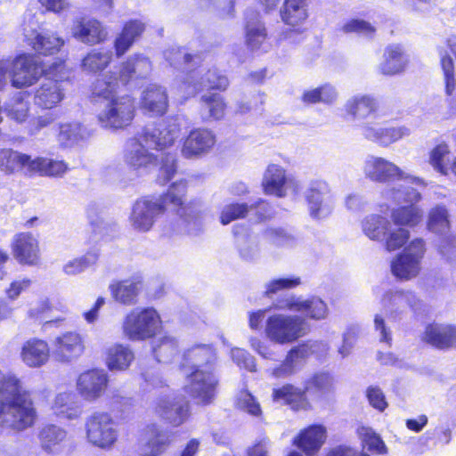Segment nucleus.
Masks as SVG:
<instances>
[{
	"mask_svg": "<svg viewBox=\"0 0 456 456\" xmlns=\"http://www.w3.org/2000/svg\"><path fill=\"white\" fill-rule=\"evenodd\" d=\"M365 444L368 450L376 454H385L387 452V448L381 439V437L375 434H367L364 438Z\"/></svg>",
	"mask_w": 456,
	"mask_h": 456,
	"instance_id": "obj_64",
	"label": "nucleus"
},
{
	"mask_svg": "<svg viewBox=\"0 0 456 456\" xmlns=\"http://www.w3.org/2000/svg\"><path fill=\"white\" fill-rule=\"evenodd\" d=\"M153 413L164 423L172 428L183 425L190 417L188 404H177L169 399H159L153 406Z\"/></svg>",
	"mask_w": 456,
	"mask_h": 456,
	"instance_id": "obj_22",
	"label": "nucleus"
},
{
	"mask_svg": "<svg viewBox=\"0 0 456 456\" xmlns=\"http://www.w3.org/2000/svg\"><path fill=\"white\" fill-rule=\"evenodd\" d=\"M63 97L64 94L61 87H38L34 102L42 110H52L62 101Z\"/></svg>",
	"mask_w": 456,
	"mask_h": 456,
	"instance_id": "obj_45",
	"label": "nucleus"
},
{
	"mask_svg": "<svg viewBox=\"0 0 456 456\" xmlns=\"http://www.w3.org/2000/svg\"><path fill=\"white\" fill-rule=\"evenodd\" d=\"M23 35L26 42L38 54L52 55L60 51L64 45V40L52 32H38L32 26L23 28Z\"/></svg>",
	"mask_w": 456,
	"mask_h": 456,
	"instance_id": "obj_18",
	"label": "nucleus"
},
{
	"mask_svg": "<svg viewBox=\"0 0 456 456\" xmlns=\"http://www.w3.org/2000/svg\"><path fill=\"white\" fill-rule=\"evenodd\" d=\"M177 171V160L175 157L170 153L166 154L160 162L159 178L163 183L171 181Z\"/></svg>",
	"mask_w": 456,
	"mask_h": 456,
	"instance_id": "obj_59",
	"label": "nucleus"
},
{
	"mask_svg": "<svg viewBox=\"0 0 456 456\" xmlns=\"http://www.w3.org/2000/svg\"><path fill=\"white\" fill-rule=\"evenodd\" d=\"M441 67L444 72L445 86H455L454 63L446 51L439 52Z\"/></svg>",
	"mask_w": 456,
	"mask_h": 456,
	"instance_id": "obj_61",
	"label": "nucleus"
},
{
	"mask_svg": "<svg viewBox=\"0 0 456 456\" xmlns=\"http://www.w3.org/2000/svg\"><path fill=\"white\" fill-rule=\"evenodd\" d=\"M144 434L147 437L145 443L147 456H159L164 453L171 444V439L157 424L145 427Z\"/></svg>",
	"mask_w": 456,
	"mask_h": 456,
	"instance_id": "obj_36",
	"label": "nucleus"
},
{
	"mask_svg": "<svg viewBox=\"0 0 456 456\" xmlns=\"http://www.w3.org/2000/svg\"><path fill=\"white\" fill-rule=\"evenodd\" d=\"M109 377L103 370L91 369L79 374L77 391L86 402L100 399L108 388Z\"/></svg>",
	"mask_w": 456,
	"mask_h": 456,
	"instance_id": "obj_12",
	"label": "nucleus"
},
{
	"mask_svg": "<svg viewBox=\"0 0 456 456\" xmlns=\"http://www.w3.org/2000/svg\"><path fill=\"white\" fill-rule=\"evenodd\" d=\"M142 283L139 280L125 279L114 281L109 286V290L114 301L124 305H133L137 303Z\"/></svg>",
	"mask_w": 456,
	"mask_h": 456,
	"instance_id": "obj_28",
	"label": "nucleus"
},
{
	"mask_svg": "<svg viewBox=\"0 0 456 456\" xmlns=\"http://www.w3.org/2000/svg\"><path fill=\"white\" fill-rule=\"evenodd\" d=\"M364 136L383 146H387L408 135L410 131L405 126H379L378 122L368 121L363 126Z\"/></svg>",
	"mask_w": 456,
	"mask_h": 456,
	"instance_id": "obj_24",
	"label": "nucleus"
},
{
	"mask_svg": "<svg viewBox=\"0 0 456 456\" xmlns=\"http://www.w3.org/2000/svg\"><path fill=\"white\" fill-rule=\"evenodd\" d=\"M160 324V315L154 307L134 308L125 316L122 330L131 341H144L155 337Z\"/></svg>",
	"mask_w": 456,
	"mask_h": 456,
	"instance_id": "obj_8",
	"label": "nucleus"
},
{
	"mask_svg": "<svg viewBox=\"0 0 456 456\" xmlns=\"http://www.w3.org/2000/svg\"><path fill=\"white\" fill-rule=\"evenodd\" d=\"M50 357V348L46 341L33 338L26 340L20 349L22 362L30 368L44 365Z\"/></svg>",
	"mask_w": 456,
	"mask_h": 456,
	"instance_id": "obj_27",
	"label": "nucleus"
},
{
	"mask_svg": "<svg viewBox=\"0 0 456 456\" xmlns=\"http://www.w3.org/2000/svg\"><path fill=\"white\" fill-rule=\"evenodd\" d=\"M276 41L279 45L285 43L293 45H298L303 41L302 30L299 28H286L278 35Z\"/></svg>",
	"mask_w": 456,
	"mask_h": 456,
	"instance_id": "obj_63",
	"label": "nucleus"
},
{
	"mask_svg": "<svg viewBox=\"0 0 456 456\" xmlns=\"http://www.w3.org/2000/svg\"><path fill=\"white\" fill-rule=\"evenodd\" d=\"M67 438V430L52 423L44 425L37 433L40 446L47 453H55L61 451Z\"/></svg>",
	"mask_w": 456,
	"mask_h": 456,
	"instance_id": "obj_31",
	"label": "nucleus"
},
{
	"mask_svg": "<svg viewBox=\"0 0 456 456\" xmlns=\"http://www.w3.org/2000/svg\"><path fill=\"white\" fill-rule=\"evenodd\" d=\"M151 69V65L148 58L140 55L131 56L122 63L114 81L126 85L136 78L146 77Z\"/></svg>",
	"mask_w": 456,
	"mask_h": 456,
	"instance_id": "obj_29",
	"label": "nucleus"
},
{
	"mask_svg": "<svg viewBox=\"0 0 456 456\" xmlns=\"http://www.w3.org/2000/svg\"><path fill=\"white\" fill-rule=\"evenodd\" d=\"M164 55L170 65L189 71L190 77L193 80L200 77L196 82L201 86H225L228 83L226 77L223 76L216 69L192 70L202 62L203 59L200 53H189L183 48L172 47L167 50Z\"/></svg>",
	"mask_w": 456,
	"mask_h": 456,
	"instance_id": "obj_7",
	"label": "nucleus"
},
{
	"mask_svg": "<svg viewBox=\"0 0 456 456\" xmlns=\"http://www.w3.org/2000/svg\"><path fill=\"white\" fill-rule=\"evenodd\" d=\"M273 307L276 310L304 314L305 317L313 320L324 319L328 314L326 303L317 297L301 299L294 295L278 298Z\"/></svg>",
	"mask_w": 456,
	"mask_h": 456,
	"instance_id": "obj_11",
	"label": "nucleus"
},
{
	"mask_svg": "<svg viewBox=\"0 0 456 456\" xmlns=\"http://www.w3.org/2000/svg\"><path fill=\"white\" fill-rule=\"evenodd\" d=\"M364 174L367 178L378 183L403 178V171L396 165L380 157H370L365 161Z\"/></svg>",
	"mask_w": 456,
	"mask_h": 456,
	"instance_id": "obj_20",
	"label": "nucleus"
},
{
	"mask_svg": "<svg viewBox=\"0 0 456 456\" xmlns=\"http://www.w3.org/2000/svg\"><path fill=\"white\" fill-rule=\"evenodd\" d=\"M181 134V124L177 117H168L156 123L153 127H144L131 138L126 146L124 160L134 171H148L159 164L158 156L149 149L164 151L172 147Z\"/></svg>",
	"mask_w": 456,
	"mask_h": 456,
	"instance_id": "obj_2",
	"label": "nucleus"
},
{
	"mask_svg": "<svg viewBox=\"0 0 456 456\" xmlns=\"http://www.w3.org/2000/svg\"><path fill=\"white\" fill-rule=\"evenodd\" d=\"M280 16L281 20L291 28L300 26L308 18L306 0H284Z\"/></svg>",
	"mask_w": 456,
	"mask_h": 456,
	"instance_id": "obj_35",
	"label": "nucleus"
},
{
	"mask_svg": "<svg viewBox=\"0 0 456 456\" xmlns=\"http://www.w3.org/2000/svg\"><path fill=\"white\" fill-rule=\"evenodd\" d=\"M201 9L216 12L220 16L232 15L234 0H198Z\"/></svg>",
	"mask_w": 456,
	"mask_h": 456,
	"instance_id": "obj_57",
	"label": "nucleus"
},
{
	"mask_svg": "<svg viewBox=\"0 0 456 456\" xmlns=\"http://www.w3.org/2000/svg\"><path fill=\"white\" fill-rule=\"evenodd\" d=\"M248 212L249 207L246 203L233 202L225 205L220 214V222L226 225L234 220L246 217Z\"/></svg>",
	"mask_w": 456,
	"mask_h": 456,
	"instance_id": "obj_53",
	"label": "nucleus"
},
{
	"mask_svg": "<svg viewBox=\"0 0 456 456\" xmlns=\"http://www.w3.org/2000/svg\"><path fill=\"white\" fill-rule=\"evenodd\" d=\"M94 105L104 107L98 120L104 127L122 129L128 126L135 117V100L127 94H120L117 87H103L89 95Z\"/></svg>",
	"mask_w": 456,
	"mask_h": 456,
	"instance_id": "obj_5",
	"label": "nucleus"
},
{
	"mask_svg": "<svg viewBox=\"0 0 456 456\" xmlns=\"http://www.w3.org/2000/svg\"><path fill=\"white\" fill-rule=\"evenodd\" d=\"M391 227V223L387 217L370 214L362 221L363 233L371 240H382Z\"/></svg>",
	"mask_w": 456,
	"mask_h": 456,
	"instance_id": "obj_39",
	"label": "nucleus"
},
{
	"mask_svg": "<svg viewBox=\"0 0 456 456\" xmlns=\"http://www.w3.org/2000/svg\"><path fill=\"white\" fill-rule=\"evenodd\" d=\"M299 353L298 347L291 348L282 362L273 370L272 375L276 379L291 376L295 372L294 362L298 357Z\"/></svg>",
	"mask_w": 456,
	"mask_h": 456,
	"instance_id": "obj_56",
	"label": "nucleus"
},
{
	"mask_svg": "<svg viewBox=\"0 0 456 456\" xmlns=\"http://www.w3.org/2000/svg\"><path fill=\"white\" fill-rule=\"evenodd\" d=\"M421 340L439 350H448L456 346V327L436 322L428 323L421 335Z\"/></svg>",
	"mask_w": 456,
	"mask_h": 456,
	"instance_id": "obj_19",
	"label": "nucleus"
},
{
	"mask_svg": "<svg viewBox=\"0 0 456 456\" xmlns=\"http://www.w3.org/2000/svg\"><path fill=\"white\" fill-rule=\"evenodd\" d=\"M379 108V102L375 98L363 95L348 101L346 105V112L353 118L365 119L371 115L377 118Z\"/></svg>",
	"mask_w": 456,
	"mask_h": 456,
	"instance_id": "obj_37",
	"label": "nucleus"
},
{
	"mask_svg": "<svg viewBox=\"0 0 456 456\" xmlns=\"http://www.w3.org/2000/svg\"><path fill=\"white\" fill-rule=\"evenodd\" d=\"M71 34L81 43L91 45L103 42L108 36L105 27L94 18L76 20L71 28Z\"/></svg>",
	"mask_w": 456,
	"mask_h": 456,
	"instance_id": "obj_21",
	"label": "nucleus"
},
{
	"mask_svg": "<svg viewBox=\"0 0 456 456\" xmlns=\"http://www.w3.org/2000/svg\"><path fill=\"white\" fill-rule=\"evenodd\" d=\"M271 396L273 402L286 405L293 411H308L312 408L305 390L291 383L274 387Z\"/></svg>",
	"mask_w": 456,
	"mask_h": 456,
	"instance_id": "obj_17",
	"label": "nucleus"
},
{
	"mask_svg": "<svg viewBox=\"0 0 456 456\" xmlns=\"http://www.w3.org/2000/svg\"><path fill=\"white\" fill-rule=\"evenodd\" d=\"M145 29V24L139 20L127 21L114 42L117 57H121L129 50Z\"/></svg>",
	"mask_w": 456,
	"mask_h": 456,
	"instance_id": "obj_34",
	"label": "nucleus"
},
{
	"mask_svg": "<svg viewBox=\"0 0 456 456\" xmlns=\"http://www.w3.org/2000/svg\"><path fill=\"white\" fill-rule=\"evenodd\" d=\"M178 352L179 346L177 340L169 336L160 338L152 347L153 355L159 362L171 359Z\"/></svg>",
	"mask_w": 456,
	"mask_h": 456,
	"instance_id": "obj_46",
	"label": "nucleus"
},
{
	"mask_svg": "<svg viewBox=\"0 0 456 456\" xmlns=\"http://www.w3.org/2000/svg\"><path fill=\"white\" fill-rule=\"evenodd\" d=\"M450 154L449 146L445 142L436 145L430 151L429 162L441 175H447L450 167H447L445 158Z\"/></svg>",
	"mask_w": 456,
	"mask_h": 456,
	"instance_id": "obj_50",
	"label": "nucleus"
},
{
	"mask_svg": "<svg viewBox=\"0 0 456 456\" xmlns=\"http://www.w3.org/2000/svg\"><path fill=\"white\" fill-rule=\"evenodd\" d=\"M408 61V56L402 45H389L385 48L383 61L379 69L384 75L393 76L403 71Z\"/></svg>",
	"mask_w": 456,
	"mask_h": 456,
	"instance_id": "obj_33",
	"label": "nucleus"
},
{
	"mask_svg": "<svg viewBox=\"0 0 456 456\" xmlns=\"http://www.w3.org/2000/svg\"><path fill=\"white\" fill-rule=\"evenodd\" d=\"M85 439L94 448L109 451L118 441L119 432L118 424L110 412L95 411L85 419Z\"/></svg>",
	"mask_w": 456,
	"mask_h": 456,
	"instance_id": "obj_6",
	"label": "nucleus"
},
{
	"mask_svg": "<svg viewBox=\"0 0 456 456\" xmlns=\"http://www.w3.org/2000/svg\"><path fill=\"white\" fill-rule=\"evenodd\" d=\"M13 84L33 86L45 74L39 58L33 54H20L12 61Z\"/></svg>",
	"mask_w": 456,
	"mask_h": 456,
	"instance_id": "obj_13",
	"label": "nucleus"
},
{
	"mask_svg": "<svg viewBox=\"0 0 456 456\" xmlns=\"http://www.w3.org/2000/svg\"><path fill=\"white\" fill-rule=\"evenodd\" d=\"M133 360V352L123 345L117 344L107 350L106 361L110 370H126Z\"/></svg>",
	"mask_w": 456,
	"mask_h": 456,
	"instance_id": "obj_44",
	"label": "nucleus"
},
{
	"mask_svg": "<svg viewBox=\"0 0 456 456\" xmlns=\"http://www.w3.org/2000/svg\"><path fill=\"white\" fill-rule=\"evenodd\" d=\"M112 51L107 49H94L85 56L81 69L86 73H99L104 70L112 61Z\"/></svg>",
	"mask_w": 456,
	"mask_h": 456,
	"instance_id": "obj_40",
	"label": "nucleus"
},
{
	"mask_svg": "<svg viewBox=\"0 0 456 456\" xmlns=\"http://www.w3.org/2000/svg\"><path fill=\"white\" fill-rule=\"evenodd\" d=\"M286 183L285 170L277 165H269L263 179V188L265 194L283 197Z\"/></svg>",
	"mask_w": 456,
	"mask_h": 456,
	"instance_id": "obj_38",
	"label": "nucleus"
},
{
	"mask_svg": "<svg viewBox=\"0 0 456 456\" xmlns=\"http://www.w3.org/2000/svg\"><path fill=\"white\" fill-rule=\"evenodd\" d=\"M38 421V411L30 391L14 374L0 370V427L23 432Z\"/></svg>",
	"mask_w": 456,
	"mask_h": 456,
	"instance_id": "obj_3",
	"label": "nucleus"
},
{
	"mask_svg": "<svg viewBox=\"0 0 456 456\" xmlns=\"http://www.w3.org/2000/svg\"><path fill=\"white\" fill-rule=\"evenodd\" d=\"M186 183L178 181L171 183L167 191L159 196L148 195L136 200L130 215L134 229L149 232L156 219L168 212L186 221L189 217H195V205L186 200Z\"/></svg>",
	"mask_w": 456,
	"mask_h": 456,
	"instance_id": "obj_1",
	"label": "nucleus"
},
{
	"mask_svg": "<svg viewBox=\"0 0 456 456\" xmlns=\"http://www.w3.org/2000/svg\"><path fill=\"white\" fill-rule=\"evenodd\" d=\"M366 397L369 403L379 411H384L388 406L383 391L378 386L368 387L366 389Z\"/></svg>",
	"mask_w": 456,
	"mask_h": 456,
	"instance_id": "obj_60",
	"label": "nucleus"
},
{
	"mask_svg": "<svg viewBox=\"0 0 456 456\" xmlns=\"http://www.w3.org/2000/svg\"><path fill=\"white\" fill-rule=\"evenodd\" d=\"M391 218L398 226L414 227L421 223L423 212L418 206L411 203L393 209Z\"/></svg>",
	"mask_w": 456,
	"mask_h": 456,
	"instance_id": "obj_42",
	"label": "nucleus"
},
{
	"mask_svg": "<svg viewBox=\"0 0 456 456\" xmlns=\"http://www.w3.org/2000/svg\"><path fill=\"white\" fill-rule=\"evenodd\" d=\"M328 191V185L324 182H315L311 185L306 193V200L309 205L311 216L318 217L322 203V196Z\"/></svg>",
	"mask_w": 456,
	"mask_h": 456,
	"instance_id": "obj_47",
	"label": "nucleus"
},
{
	"mask_svg": "<svg viewBox=\"0 0 456 456\" xmlns=\"http://www.w3.org/2000/svg\"><path fill=\"white\" fill-rule=\"evenodd\" d=\"M428 229L435 232H440L449 227L448 213L444 207L436 206L428 214L427 223Z\"/></svg>",
	"mask_w": 456,
	"mask_h": 456,
	"instance_id": "obj_52",
	"label": "nucleus"
},
{
	"mask_svg": "<svg viewBox=\"0 0 456 456\" xmlns=\"http://www.w3.org/2000/svg\"><path fill=\"white\" fill-rule=\"evenodd\" d=\"M340 30L345 34L356 33L367 37H372L376 32L372 24L361 19H352L346 21Z\"/></svg>",
	"mask_w": 456,
	"mask_h": 456,
	"instance_id": "obj_55",
	"label": "nucleus"
},
{
	"mask_svg": "<svg viewBox=\"0 0 456 456\" xmlns=\"http://www.w3.org/2000/svg\"><path fill=\"white\" fill-rule=\"evenodd\" d=\"M327 439V428L324 425L314 423L302 428L293 438L292 445L305 456L315 455Z\"/></svg>",
	"mask_w": 456,
	"mask_h": 456,
	"instance_id": "obj_14",
	"label": "nucleus"
},
{
	"mask_svg": "<svg viewBox=\"0 0 456 456\" xmlns=\"http://www.w3.org/2000/svg\"><path fill=\"white\" fill-rule=\"evenodd\" d=\"M333 380L328 372L320 371L313 374L309 379L305 381L304 390L305 395L310 391H316L319 393H327L332 389Z\"/></svg>",
	"mask_w": 456,
	"mask_h": 456,
	"instance_id": "obj_48",
	"label": "nucleus"
},
{
	"mask_svg": "<svg viewBox=\"0 0 456 456\" xmlns=\"http://www.w3.org/2000/svg\"><path fill=\"white\" fill-rule=\"evenodd\" d=\"M201 101L213 119L219 120L225 116L226 105L218 94L211 93L204 95Z\"/></svg>",
	"mask_w": 456,
	"mask_h": 456,
	"instance_id": "obj_51",
	"label": "nucleus"
},
{
	"mask_svg": "<svg viewBox=\"0 0 456 456\" xmlns=\"http://www.w3.org/2000/svg\"><path fill=\"white\" fill-rule=\"evenodd\" d=\"M216 135L208 128H193L183 139L181 152L190 159L208 152L216 144Z\"/></svg>",
	"mask_w": 456,
	"mask_h": 456,
	"instance_id": "obj_15",
	"label": "nucleus"
},
{
	"mask_svg": "<svg viewBox=\"0 0 456 456\" xmlns=\"http://www.w3.org/2000/svg\"><path fill=\"white\" fill-rule=\"evenodd\" d=\"M245 44L253 52L267 53L271 50L267 29L265 23L258 18L247 20Z\"/></svg>",
	"mask_w": 456,
	"mask_h": 456,
	"instance_id": "obj_26",
	"label": "nucleus"
},
{
	"mask_svg": "<svg viewBox=\"0 0 456 456\" xmlns=\"http://www.w3.org/2000/svg\"><path fill=\"white\" fill-rule=\"evenodd\" d=\"M301 280L299 277H286L278 278L270 281L265 287L264 292L265 297H273V295L284 289H290L300 285Z\"/></svg>",
	"mask_w": 456,
	"mask_h": 456,
	"instance_id": "obj_54",
	"label": "nucleus"
},
{
	"mask_svg": "<svg viewBox=\"0 0 456 456\" xmlns=\"http://www.w3.org/2000/svg\"><path fill=\"white\" fill-rule=\"evenodd\" d=\"M410 233L406 229L399 227L394 231H388L385 240V247L388 251L401 248L409 240Z\"/></svg>",
	"mask_w": 456,
	"mask_h": 456,
	"instance_id": "obj_58",
	"label": "nucleus"
},
{
	"mask_svg": "<svg viewBox=\"0 0 456 456\" xmlns=\"http://www.w3.org/2000/svg\"><path fill=\"white\" fill-rule=\"evenodd\" d=\"M185 358L196 364L189 375L191 386L194 387L191 396L198 399L201 405L212 403L218 385V380L211 367L216 361L214 347L209 345L194 346L187 350Z\"/></svg>",
	"mask_w": 456,
	"mask_h": 456,
	"instance_id": "obj_4",
	"label": "nucleus"
},
{
	"mask_svg": "<svg viewBox=\"0 0 456 456\" xmlns=\"http://www.w3.org/2000/svg\"><path fill=\"white\" fill-rule=\"evenodd\" d=\"M11 252L22 266H37L41 264L40 243L30 232H16L10 243Z\"/></svg>",
	"mask_w": 456,
	"mask_h": 456,
	"instance_id": "obj_10",
	"label": "nucleus"
},
{
	"mask_svg": "<svg viewBox=\"0 0 456 456\" xmlns=\"http://www.w3.org/2000/svg\"><path fill=\"white\" fill-rule=\"evenodd\" d=\"M69 170V164L63 159H52L43 156L31 157L28 176H43L61 178Z\"/></svg>",
	"mask_w": 456,
	"mask_h": 456,
	"instance_id": "obj_25",
	"label": "nucleus"
},
{
	"mask_svg": "<svg viewBox=\"0 0 456 456\" xmlns=\"http://www.w3.org/2000/svg\"><path fill=\"white\" fill-rule=\"evenodd\" d=\"M169 102L165 87H146L142 92L139 108L143 114L157 118L168 110Z\"/></svg>",
	"mask_w": 456,
	"mask_h": 456,
	"instance_id": "obj_23",
	"label": "nucleus"
},
{
	"mask_svg": "<svg viewBox=\"0 0 456 456\" xmlns=\"http://www.w3.org/2000/svg\"><path fill=\"white\" fill-rule=\"evenodd\" d=\"M235 405L237 409L246 411L251 416H262V409L260 403L257 402L256 398L247 389H242L239 392Z\"/></svg>",
	"mask_w": 456,
	"mask_h": 456,
	"instance_id": "obj_49",
	"label": "nucleus"
},
{
	"mask_svg": "<svg viewBox=\"0 0 456 456\" xmlns=\"http://www.w3.org/2000/svg\"><path fill=\"white\" fill-rule=\"evenodd\" d=\"M265 332L277 344L293 343L305 334V319L297 315L273 314L265 322Z\"/></svg>",
	"mask_w": 456,
	"mask_h": 456,
	"instance_id": "obj_9",
	"label": "nucleus"
},
{
	"mask_svg": "<svg viewBox=\"0 0 456 456\" xmlns=\"http://www.w3.org/2000/svg\"><path fill=\"white\" fill-rule=\"evenodd\" d=\"M86 349L83 337L76 331H67L58 336L53 342L55 358L69 362L81 356Z\"/></svg>",
	"mask_w": 456,
	"mask_h": 456,
	"instance_id": "obj_16",
	"label": "nucleus"
},
{
	"mask_svg": "<svg viewBox=\"0 0 456 456\" xmlns=\"http://www.w3.org/2000/svg\"><path fill=\"white\" fill-rule=\"evenodd\" d=\"M31 155L14 151L12 148L0 149V171L10 175L17 171L28 176Z\"/></svg>",
	"mask_w": 456,
	"mask_h": 456,
	"instance_id": "obj_30",
	"label": "nucleus"
},
{
	"mask_svg": "<svg viewBox=\"0 0 456 456\" xmlns=\"http://www.w3.org/2000/svg\"><path fill=\"white\" fill-rule=\"evenodd\" d=\"M419 263L401 253L391 263L392 273L400 280H411L419 274Z\"/></svg>",
	"mask_w": 456,
	"mask_h": 456,
	"instance_id": "obj_43",
	"label": "nucleus"
},
{
	"mask_svg": "<svg viewBox=\"0 0 456 456\" xmlns=\"http://www.w3.org/2000/svg\"><path fill=\"white\" fill-rule=\"evenodd\" d=\"M53 413L59 419L72 420L81 415V407L72 391L58 393L52 404Z\"/></svg>",
	"mask_w": 456,
	"mask_h": 456,
	"instance_id": "obj_32",
	"label": "nucleus"
},
{
	"mask_svg": "<svg viewBox=\"0 0 456 456\" xmlns=\"http://www.w3.org/2000/svg\"><path fill=\"white\" fill-rule=\"evenodd\" d=\"M5 112L12 120L25 122L29 117V94L25 91L15 94L6 104Z\"/></svg>",
	"mask_w": 456,
	"mask_h": 456,
	"instance_id": "obj_41",
	"label": "nucleus"
},
{
	"mask_svg": "<svg viewBox=\"0 0 456 456\" xmlns=\"http://www.w3.org/2000/svg\"><path fill=\"white\" fill-rule=\"evenodd\" d=\"M425 252V241L422 239H414L408 244L402 254L420 264Z\"/></svg>",
	"mask_w": 456,
	"mask_h": 456,
	"instance_id": "obj_62",
	"label": "nucleus"
}]
</instances>
